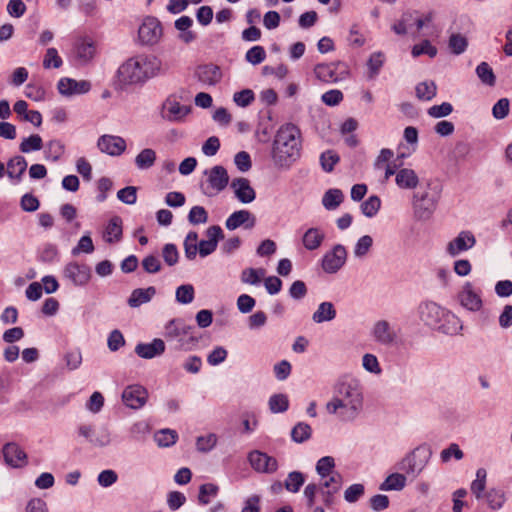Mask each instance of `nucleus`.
Here are the masks:
<instances>
[{"label":"nucleus","instance_id":"f257e3e1","mask_svg":"<svg viewBox=\"0 0 512 512\" xmlns=\"http://www.w3.org/2000/svg\"><path fill=\"white\" fill-rule=\"evenodd\" d=\"M363 408V393L357 380H341L334 387V396L326 404L330 414L349 422L357 418Z\"/></svg>","mask_w":512,"mask_h":512},{"label":"nucleus","instance_id":"f03ea898","mask_svg":"<svg viewBox=\"0 0 512 512\" xmlns=\"http://www.w3.org/2000/svg\"><path fill=\"white\" fill-rule=\"evenodd\" d=\"M301 153V132L292 124L282 125L273 140L272 159L276 167L288 169Z\"/></svg>","mask_w":512,"mask_h":512},{"label":"nucleus","instance_id":"7ed1b4c3","mask_svg":"<svg viewBox=\"0 0 512 512\" xmlns=\"http://www.w3.org/2000/svg\"><path fill=\"white\" fill-rule=\"evenodd\" d=\"M159 61L156 57L136 56L124 62L117 71L118 82L121 85L144 83L156 75Z\"/></svg>","mask_w":512,"mask_h":512},{"label":"nucleus","instance_id":"20e7f679","mask_svg":"<svg viewBox=\"0 0 512 512\" xmlns=\"http://www.w3.org/2000/svg\"><path fill=\"white\" fill-rule=\"evenodd\" d=\"M195 327L187 325L182 319H172L165 327V337L176 351H191L199 342Z\"/></svg>","mask_w":512,"mask_h":512},{"label":"nucleus","instance_id":"39448f33","mask_svg":"<svg viewBox=\"0 0 512 512\" xmlns=\"http://www.w3.org/2000/svg\"><path fill=\"white\" fill-rule=\"evenodd\" d=\"M432 451L429 445L422 444L404 457L397 465V469L410 477H417L427 465Z\"/></svg>","mask_w":512,"mask_h":512},{"label":"nucleus","instance_id":"423d86ee","mask_svg":"<svg viewBox=\"0 0 512 512\" xmlns=\"http://www.w3.org/2000/svg\"><path fill=\"white\" fill-rule=\"evenodd\" d=\"M207 176L206 184H201L202 193L208 197H213L222 192L229 184V175L224 166L216 165L204 171Z\"/></svg>","mask_w":512,"mask_h":512},{"label":"nucleus","instance_id":"0eeeda50","mask_svg":"<svg viewBox=\"0 0 512 512\" xmlns=\"http://www.w3.org/2000/svg\"><path fill=\"white\" fill-rule=\"evenodd\" d=\"M441 190L437 187L432 192H425L420 196L414 194L413 208L415 217L419 220L429 219L436 210Z\"/></svg>","mask_w":512,"mask_h":512},{"label":"nucleus","instance_id":"6e6552de","mask_svg":"<svg viewBox=\"0 0 512 512\" xmlns=\"http://www.w3.org/2000/svg\"><path fill=\"white\" fill-rule=\"evenodd\" d=\"M314 73L316 78L322 82L336 83L348 77L349 68L342 61L319 63L314 67Z\"/></svg>","mask_w":512,"mask_h":512},{"label":"nucleus","instance_id":"1a4fd4ad","mask_svg":"<svg viewBox=\"0 0 512 512\" xmlns=\"http://www.w3.org/2000/svg\"><path fill=\"white\" fill-rule=\"evenodd\" d=\"M471 490L478 499L485 497L488 505L493 510L500 509L505 502L504 491L494 487H486V482H472Z\"/></svg>","mask_w":512,"mask_h":512},{"label":"nucleus","instance_id":"9d476101","mask_svg":"<svg viewBox=\"0 0 512 512\" xmlns=\"http://www.w3.org/2000/svg\"><path fill=\"white\" fill-rule=\"evenodd\" d=\"M347 250L342 244H336L322 258V269L328 274L337 273L346 263Z\"/></svg>","mask_w":512,"mask_h":512},{"label":"nucleus","instance_id":"9b49d317","mask_svg":"<svg viewBox=\"0 0 512 512\" xmlns=\"http://www.w3.org/2000/svg\"><path fill=\"white\" fill-rule=\"evenodd\" d=\"M445 311L446 309L433 301L422 302L418 307L420 319L425 325L433 329H436V327L439 326L440 321H443Z\"/></svg>","mask_w":512,"mask_h":512},{"label":"nucleus","instance_id":"f8f14e48","mask_svg":"<svg viewBox=\"0 0 512 512\" xmlns=\"http://www.w3.org/2000/svg\"><path fill=\"white\" fill-rule=\"evenodd\" d=\"M63 275L66 279L71 281L73 285L85 286L91 278V269L86 264L69 262L64 267Z\"/></svg>","mask_w":512,"mask_h":512},{"label":"nucleus","instance_id":"ddd939ff","mask_svg":"<svg viewBox=\"0 0 512 512\" xmlns=\"http://www.w3.org/2000/svg\"><path fill=\"white\" fill-rule=\"evenodd\" d=\"M138 35L143 44H155L162 35V26L155 17H147L139 27Z\"/></svg>","mask_w":512,"mask_h":512},{"label":"nucleus","instance_id":"4468645a","mask_svg":"<svg viewBox=\"0 0 512 512\" xmlns=\"http://www.w3.org/2000/svg\"><path fill=\"white\" fill-rule=\"evenodd\" d=\"M57 89L61 95L70 97L88 93L91 89V83L87 80L77 81L69 77H63L58 81Z\"/></svg>","mask_w":512,"mask_h":512},{"label":"nucleus","instance_id":"2eb2a0df","mask_svg":"<svg viewBox=\"0 0 512 512\" xmlns=\"http://www.w3.org/2000/svg\"><path fill=\"white\" fill-rule=\"evenodd\" d=\"M148 392L141 385H130L122 393L124 404L131 409L143 407L147 401Z\"/></svg>","mask_w":512,"mask_h":512},{"label":"nucleus","instance_id":"dca6fc26","mask_svg":"<svg viewBox=\"0 0 512 512\" xmlns=\"http://www.w3.org/2000/svg\"><path fill=\"white\" fill-rule=\"evenodd\" d=\"M162 117L170 122H178L190 113L191 107L180 105L172 96L168 97L162 104Z\"/></svg>","mask_w":512,"mask_h":512},{"label":"nucleus","instance_id":"f3484780","mask_svg":"<svg viewBox=\"0 0 512 512\" xmlns=\"http://www.w3.org/2000/svg\"><path fill=\"white\" fill-rule=\"evenodd\" d=\"M249 463L258 472L273 473L277 470V460L268 454L254 450L248 455Z\"/></svg>","mask_w":512,"mask_h":512},{"label":"nucleus","instance_id":"a211bd4d","mask_svg":"<svg viewBox=\"0 0 512 512\" xmlns=\"http://www.w3.org/2000/svg\"><path fill=\"white\" fill-rule=\"evenodd\" d=\"M256 225V217L249 210H238L233 212L225 221V227L230 230H236L239 227L252 229Z\"/></svg>","mask_w":512,"mask_h":512},{"label":"nucleus","instance_id":"6ab92c4d","mask_svg":"<svg viewBox=\"0 0 512 512\" xmlns=\"http://www.w3.org/2000/svg\"><path fill=\"white\" fill-rule=\"evenodd\" d=\"M230 187L233 189L234 195L238 201L243 204L251 203L256 198V192L247 178L239 177L233 179Z\"/></svg>","mask_w":512,"mask_h":512},{"label":"nucleus","instance_id":"aec40b11","mask_svg":"<svg viewBox=\"0 0 512 512\" xmlns=\"http://www.w3.org/2000/svg\"><path fill=\"white\" fill-rule=\"evenodd\" d=\"M476 244V238L471 231H461L457 237L447 245V252L451 256H457L463 251H467Z\"/></svg>","mask_w":512,"mask_h":512},{"label":"nucleus","instance_id":"412c9836","mask_svg":"<svg viewBox=\"0 0 512 512\" xmlns=\"http://www.w3.org/2000/svg\"><path fill=\"white\" fill-rule=\"evenodd\" d=\"M98 148L108 155L119 156L126 149V142L120 136L102 135L98 139Z\"/></svg>","mask_w":512,"mask_h":512},{"label":"nucleus","instance_id":"4be33fe9","mask_svg":"<svg viewBox=\"0 0 512 512\" xmlns=\"http://www.w3.org/2000/svg\"><path fill=\"white\" fill-rule=\"evenodd\" d=\"M196 78L203 84L214 86L222 79V72L219 66L209 63L199 65L195 71Z\"/></svg>","mask_w":512,"mask_h":512},{"label":"nucleus","instance_id":"5701e85b","mask_svg":"<svg viewBox=\"0 0 512 512\" xmlns=\"http://www.w3.org/2000/svg\"><path fill=\"white\" fill-rule=\"evenodd\" d=\"M3 457L9 466L20 468L26 464L27 455L21 447L16 443H7L3 447Z\"/></svg>","mask_w":512,"mask_h":512},{"label":"nucleus","instance_id":"b1692460","mask_svg":"<svg viewBox=\"0 0 512 512\" xmlns=\"http://www.w3.org/2000/svg\"><path fill=\"white\" fill-rule=\"evenodd\" d=\"M458 299L461 305L470 311L475 312L482 307V299L480 295L473 290L470 282L465 283L462 291L458 294Z\"/></svg>","mask_w":512,"mask_h":512},{"label":"nucleus","instance_id":"393cba45","mask_svg":"<svg viewBox=\"0 0 512 512\" xmlns=\"http://www.w3.org/2000/svg\"><path fill=\"white\" fill-rule=\"evenodd\" d=\"M165 352V342L160 338H155L151 343H138L135 347V353L143 359H152Z\"/></svg>","mask_w":512,"mask_h":512},{"label":"nucleus","instance_id":"a878e982","mask_svg":"<svg viewBox=\"0 0 512 512\" xmlns=\"http://www.w3.org/2000/svg\"><path fill=\"white\" fill-rule=\"evenodd\" d=\"M372 335L374 340L382 345H391L396 338L395 332L386 320H379L374 324Z\"/></svg>","mask_w":512,"mask_h":512},{"label":"nucleus","instance_id":"bb28decb","mask_svg":"<svg viewBox=\"0 0 512 512\" xmlns=\"http://www.w3.org/2000/svg\"><path fill=\"white\" fill-rule=\"evenodd\" d=\"M27 161L21 155L10 158L7 162V176L12 182L18 184L27 169Z\"/></svg>","mask_w":512,"mask_h":512},{"label":"nucleus","instance_id":"cd10ccee","mask_svg":"<svg viewBox=\"0 0 512 512\" xmlns=\"http://www.w3.org/2000/svg\"><path fill=\"white\" fill-rule=\"evenodd\" d=\"M395 182L401 189L412 190L419 184V178L413 169L401 168L397 171Z\"/></svg>","mask_w":512,"mask_h":512},{"label":"nucleus","instance_id":"c85d7f7f","mask_svg":"<svg viewBox=\"0 0 512 512\" xmlns=\"http://www.w3.org/2000/svg\"><path fill=\"white\" fill-rule=\"evenodd\" d=\"M462 328L463 326L460 319L450 311L446 310L445 317H443V321H440L436 330L446 335H456L462 330Z\"/></svg>","mask_w":512,"mask_h":512},{"label":"nucleus","instance_id":"c756f323","mask_svg":"<svg viewBox=\"0 0 512 512\" xmlns=\"http://www.w3.org/2000/svg\"><path fill=\"white\" fill-rule=\"evenodd\" d=\"M192 25L193 20L189 16H181L175 21V28L179 31L178 38L185 44H189L197 38L196 33L190 30Z\"/></svg>","mask_w":512,"mask_h":512},{"label":"nucleus","instance_id":"7c9ffc66","mask_svg":"<svg viewBox=\"0 0 512 512\" xmlns=\"http://www.w3.org/2000/svg\"><path fill=\"white\" fill-rule=\"evenodd\" d=\"M156 294V289L153 286L148 288H137L134 289L128 298V305L132 308L139 307L140 305L149 302Z\"/></svg>","mask_w":512,"mask_h":512},{"label":"nucleus","instance_id":"2f4dec72","mask_svg":"<svg viewBox=\"0 0 512 512\" xmlns=\"http://www.w3.org/2000/svg\"><path fill=\"white\" fill-rule=\"evenodd\" d=\"M337 312L332 302H322L312 315V320L317 323L329 322L336 318Z\"/></svg>","mask_w":512,"mask_h":512},{"label":"nucleus","instance_id":"473e14b6","mask_svg":"<svg viewBox=\"0 0 512 512\" xmlns=\"http://www.w3.org/2000/svg\"><path fill=\"white\" fill-rule=\"evenodd\" d=\"M325 239V234L323 231H321L319 228L312 227L309 228L303 235L302 243L304 247L309 250L313 251L318 249L322 242Z\"/></svg>","mask_w":512,"mask_h":512},{"label":"nucleus","instance_id":"72a5a7b5","mask_svg":"<svg viewBox=\"0 0 512 512\" xmlns=\"http://www.w3.org/2000/svg\"><path fill=\"white\" fill-rule=\"evenodd\" d=\"M344 200V194L340 189L327 190L322 198V204L327 210H335Z\"/></svg>","mask_w":512,"mask_h":512},{"label":"nucleus","instance_id":"f704fd0d","mask_svg":"<svg viewBox=\"0 0 512 512\" xmlns=\"http://www.w3.org/2000/svg\"><path fill=\"white\" fill-rule=\"evenodd\" d=\"M122 233V219L119 216L112 217L106 227V234L108 235L105 238L106 242H119L122 238Z\"/></svg>","mask_w":512,"mask_h":512},{"label":"nucleus","instance_id":"c9c22d12","mask_svg":"<svg viewBox=\"0 0 512 512\" xmlns=\"http://www.w3.org/2000/svg\"><path fill=\"white\" fill-rule=\"evenodd\" d=\"M415 91L418 99L430 101L436 96L437 86L433 81H424L416 85Z\"/></svg>","mask_w":512,"mask_h":512},{"label":"nucleus","instance_id":"e433bc0d","mask_svg":"<svg viewBox=\"0 0 512 512\" xmlns=\"http://www.w3.org/2000/svg\"><path fill=\"white\" fill-rule=\"evenodd\" d=\"M156 161V152L151 148L143 149L135 158L136 166L141 170L151 168Z\"/></svg>","mask_w":512,"mask_h":512},{"label":"nucleus","instance_id":"4c0bfd02","mask_svg":"<svg viewBox=\"0 0 512 512\" xmlns=\"http://www.w3.org/2000/svg\"><path fill=\"white\" fill-rule=\"evenodd\" d=\"M312 436V428L305 422L297 423L291 430V439L296 443H303Z\"/></svg>","mask_w":512,"mask_h":512},{"label":"nucleus","instance_id":"58836bf2","mask_svg":"<svg viewBox=\"0 0 512 512\" xmlns=\"http://www.w3.org/2000/svg\"><path fill=\"white\" fill-rule=\"evenodd\" d=\"M43 148V141L40 135L32 134L29 137L23 138L19 145V150L22 153H30L32 151H39Z\"/></svg>","mask_w":512,"mask_h":512},{"label":"nucleus","instance_id":"ea45409f","mask_svg":"<svg viewBox=\"0 0 512 512\" xmlns=\"http://www.w3.org/2000/svg\"><path fill=\"white\" fill-rule=\"evenodd\" d=\"M468 46V40L460 33H452L449 37L448 47L451 53L460 55L465 52Z\"/></svg>","mask_w":512,"mask_h":512},{"label":"nucleus","instance_id":"a19ab883","mask_svg":"<svg viewBox=\"0 0 512 512\" xmlns=\"http://www.w3.org/2000/svg\"><path fill=\"white\" fill-rule=\"evenodd\" d=\"M476 74L480 81L487 86H494L496 83L495 74L487 62H481L476 67Z\"/></svg>","mask_w":512,"mask_h":512},{"label":"nucleus","instance_id":"79ce46f5","mask_svg":"<svg viewBox=\"0 0 512 512\" xmlns=\"http://www.w3.org/2000/svg\"><path fill=\"white\" fill-rule=\"evenodd\" d=\"M268 405L272 413H283L289 408V400L285 394H274L269 398Z\"/></svg>","mask_w":512,"mask_h":512},{"label":"nucleus","instance_id":"37998d69","mask_svg":"<svg viewBox=\"0 0 512 512\" xmlns=\"http://www.w3.org/2000/svg\"><path fill=\"white\" fill-rule=\"evenodd\" d=\"M385 56L382 52H374L370 55L367 66H368V77L369 79H374L380 72L384 64Z\"/></svg>","mask_w":512,"mask_h":512},{"label":"nucleus","instance_id":"c03bdc74","mask_svg":"<svg viewBox=\"0 0 512 512\" xmlns=\"http://www.w3.org/2000/svg\"><path fill=\"white\" fill-rule=\"evenodd\" d=\"M337 484L338 482H320L319 494L325 505L329 506L333 503V495L340 489Z\"/></svg>","mask_w":512,"mask_h":512},{"label":"nucleus","instance_id":"a18cd8bd","mask_svg":"<svg viewBox=\"0 0 512 512\" xmlns=\"http://www.w3.org/2000/svg\"><path fill=\"white\" fill-rule=\"evenodd\" d=\"M219 487L211 482L204 483L199 488L198 500L201 504L207 505L211 498L216 497Z\"/></svg>","mask_w":512,"mask_h":512},{"label":"nucleus","instance_id":"49530a36","mask_svg":"<svg viewBox=\"0 0 512 512\" xmlns=\"http://www.w3.org/2000/svg\"><path fill=\"white\" fill-rule=\"evenodd\" d=\"M177 432L171 429H162L155 433V441L161 447H169L173 445L177 440Z\"/></svg>","mask_w":512,"mask_h":512},{"label":"nucleus","instance_id":"de8ad7c7","mask_svg":"<svg viewBox=\"0 0 512 512\" xmlns=\"http://www.w3.org/2000/svg\"><path fill=\"white\" fill-rule=\"evenodd\" d=\"M381 207V200L378 196L372 195L361 204V211L366 217H373Z\"/></svg>","mask_w":512,"mask_h":512},{"label":"nucleus","instance_id":"09e8293b","mask_svg":"<svg viewBox=\"0 0 512 512\" xmlns=\"http://www.w3.org/2000/svg\"><path fill=\"white\" fill-rule=\"evenodd\" d=\"M340 161L339 155L333 150L324 151L320 155L321 167L325 172H332L334 166Z\"/></svg>","mask_w":512,"mask_h":512},{"label":"nucleus","instance_id":"8fccbe9b","mask_svg":"<svg viewBox=\"0 0 512 512\" xmlns=\"http://www.w3.org/2000/svg\"><path fill=\"white\" fill-rule=\"evenodd\" d=\"M335 467V460L331 456H324L316 463V471L321 478L328 477Z\"/></svg>","mask_w":512,"mask_h":512},{"label":"nucleus","instance_id":"3c124183","mask_svg":"<svg viewBox=\"0 0 512 512\" xmlns=\"http://www.w3.org/2000/svg\"><path fill=\"white\" fill-rule=\"evenodd\" d=\"M188 221L192 225L205 224L208 221V212L203 206H193L189 211Z\"/></svg>","mask_w":512,"mask_h":512},{"label":"nucleus","instance_id":"603ef678","mask_svg":"<svg viewBox=\"0 0 512 512\" xmlns=\"http://www.w3.org/2000/svg\"><path fill=\"white\" fill-rule=\"evenodd\" d=\"M194 287L191 284H184L176 289V300L181 304H189L194 300Z\"/></svg>","mask_w":512,"mask_h":512},{"label":"nucleus","instance_id":"864d4df0","mask_svg":"<svg viewBox=\"0 0 512 512\" xmlns=\"http://www.w3.org/2000/svg\"><path fill=\"white\" fill-rule=\"evenodd\" d=\"M265 274V269L247 268L242 271L241 281L250 285H257L260 283V277Z\"/></svg>","mask_w":512,"mask_h":512},{"label":"nucleus","instance_id":"5fc2aeb1","mask_svg":"<svg viewBox=\"0 0 512 512\" xmlns=\"http://www.w3.org/2000/svg\"><path fill=\"white\" fill-rule=\"evenodd\" d=\"M63 64L62 58L58 55V51L55 48H48L43 59V67L45 69L60 68Z\"/></svg>","mask_w":512,"mask_h":512},{"label":"nucleus","instance_id":"6e6d98bb","mask_svg":"<svg viewBox=\"0 0 512 512\" xmlns=\"http://www.w3.org/2000/svg\"><path fill=\"white\" fill-rule=\"evenodd\" d=\"M141 265L143 267V270L149 274L158 273L162 269V264H161L160 259L153 254H150V255H147L146 257H144L142 259Z\"/></svg>","mask_w":512,"mask_h":512},{"label":"nucleus","instance_id":"4d7b16f0","mask_svg":"<svg viewBox=\"0 0 512 512\" xmlns=\"http://www.w3.org/2000/svg\"><path fill=\"white\" fill-rule=\"evenodd\" d=\"M266 58V51L262 46H253L250 48L245 55V59L247 62L252 65H257L263 62Z\"/></svg>","mask_w":512,"mask_h":512},{"label":"nucleus","instance_id":"13d9d810","mask_svg":"<svg viewBox=\"0 0 512 512\" xmlns=\"http://www.w3.org/2000/svg\"><path fill=\"white\" fill-rule=\"evenodd\" d=\"M373 245V239L369 235L360 237L354 247V255L358 258L364 257Z\"/></svg>","mask_w":512,"mask_h":512},{"label":"nucleus","instance_id":"bf43d9fd","mask_svg":"<svg viewBox=\"0 0 512 512\" xmlns=\"http://www.w3.org/2000/svg\"><path fill=\"white\" fill-rule=\"evenodd\" d=\"M422 54H427L429 57L434 58L437 55V48L429 40H423L412 48V55L414 57Z\"/></svg>","mask_w":512,"mask_h":512},{"label":"nucleus","instance_id":"052dcab7","mask_svg":"<svg viewBox=\"0 0 512 512\" xmlns=\"http://www.w3.org/2000/svg\"><path fill=\"white\" fill-rule=\"evenodd\" d=\"M510 102L507 98L499 99L492 108V114L495 119L502 120L509 114Z\"/></svg>","mask_w":512,"mask_h":512},{"label":"nucleus","instance_id":"680f3d73","mask_svg":"<svg viewBox=\"0 0 512 512\" xmlns=\"http://www.w3.org/2000/svg\"><path fill=\"white\" fill-rule=\"evenodd\" d=\"M162 257L168 266H174L179 259V253L175 244H165L162 249Z\"/></svg>","mask_w":512,"mask_h":512},{"label":"nucleus","instance_id":"e2e57ef3","mask_svg":"<svg viewBox=\"0 0 512 512\" xmlns=\"http://www.w3.org/2000/svg\"><path fill=\"white\" fill-rule=\"evenodd\" d=\"M254 99L255 95L251 89H243L233 95V101L240 107L249 106Z\"/></svg>","mask_w":512,"mask_h":512},{"label":"nucleus","instance_id":"0e129e2a","mask_svg":"<svg viewBox=\"0 0 512 512\" xmlns=\"http://www.w3.org/2000/svg\"><path fill=\"white\" fill-rule=\"evenodd\" d=\"M107 345L112 352H116L122 346H124L125 339L122 332L118 329L111 331V333L108 336Z\"/></svg>","mask_w":512,"mask_h":512},{"label":"nucleus","instance_id":"69168bd1","mask_svg":"<svg viewBox=\"0 0 512 512\" xmlns=\"http://www.w3.org/2000/svg\"><path fill=\"white\" fill-rule=\"evenodd\" d=\"M117 198L125 204H134L137 200V188L134 186L122 188L117 192Z\"/></svg>","mask_w":512,"mask_h":512},{"label":"nucleus","instance_id":"338daca9","mask_svg":"<svg viewBox=\"0 0 512 512\" xmlns=\"http://www.w3.org/2000/svg\"><path fill=\"white\" fill-rule=\"evenodd\" d=\"M95 48L91 42H82L77 46V58L82 62H88L94 56Z\"/></svg>","mask_w":512,"mask_h":512},{"label":"nucleus","instance_id":"774afa93","mask_svg":"<svg viewBox=\"0 0 512 512\" xmlns=\"http://www.w3.org/2000/svg\"><path fill=\"white\" fill-rule=\"evenodd\" d=\"M234 163L241 172H247L252 167L251 157L248 152L240 151L234 156Z\"/></svg>","mask_w":512,"mask_h":512}]
</instances>
